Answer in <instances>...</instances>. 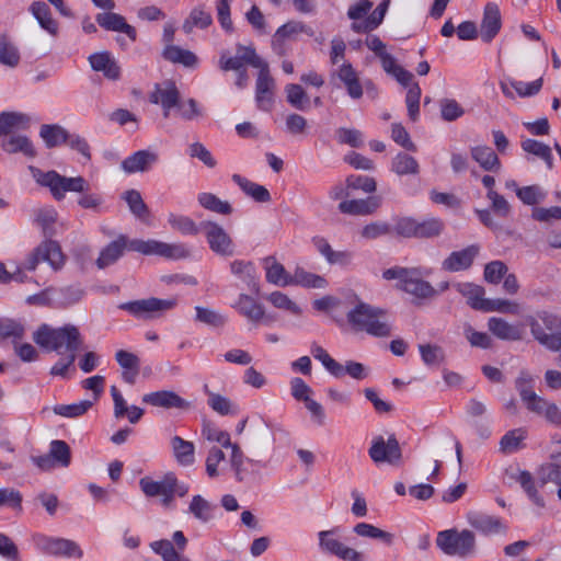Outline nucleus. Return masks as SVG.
I'll return each instance as SVG.
<instances>
[{
	"label": "nucleus",
	"instance_id": "f257e3e1",
	"mask_svg": "<svg viewBox=\"0 0 561 561\" xmlns=\"http://www.w3.org/2000/svg\"><path fill=\"white\" fill-rule=\"evenodd\" d=\"M128 248L131 251L145 255H160L165 259L181 260L191 255L190 249L183 243H165L157 240H140L134 239L127 242L126 238L121 236L116 240L107 244L96 259V266L103 270L114 264Z\"/></svg>",
	"mask_w": 561,
	"mask_h": 561
},
{
	"label": "nucleus",
	"instance_id": "f03ea898",
	"mask_svg": "<svg viewBox=\"0 0 561 561\" xmlns=\"http://www.w3.org/2000/svg\"><path fill=\"white\" fill-rule=\"evenodd\" d=\"M33 340L42 348L58 354L76 353L83 343L79 329L72 324L53 328L44 323L33 333Z\"/></svg>",
	"mask_w": 561,
	"mask_h": 561
},
{
	"label": "nucleus",
	"instance_id": "7ed1b4c3",
	"mask_svg": "<svg viewBox=\"0 0 561 561\" xmlns=\"http://www.w3.org/2000/svg\"><path fill=\"white\" fill-rule=\"evenodd\" d=\"M346 317L356 332H365L375 337L391 335L392 327L385 309L360 301L347 312Z\"/></svg>",
	"mask_w": 561,
	"mask_h": 561
},
{
	"label": "nucleus",
	"instance_id": "20e7f679",
	"mask_svg": "<svg viewBox=\"0 0 561 561\" xmlns=\"http://www.w3.org/2000/svg\"><path fill=\"white\" fill-rule=\"evenodd\" d=\"M559 319L548 311H538L526 318L533 337L542 346L552 352H559V365L561 366V332Z\"/></svg>",
	"mask_w": 561,
	"mask_h": 561
},
{
	"label": "nucleus",
	"instance_id": "39448f33",
	"mask_svg": "<svg viewBox=\"0 0 561 561\" xmlns=\"http://www.w3.org/2000/svg\"><path fill=\"white\" fill-rule=\"evenodd\" d=\"M30 171L35 181L48 187L57 201H61L67 192L84 193L88 187V182L82 176L67 178L56 171L43 172L35 167H30Z\"/></svg>",
	"mask_w": 561,
	"mask_h": 561
},
{
	"label": "nucleus",
	"instance_id": "423d86ee",
	"mask_svg": "<svg viewBox=\"0 0 561 561\" xmlns=\"http://www.w3.org/2000/svg\"><path fill=\"white\" fill-rule=\"evenodd\" d=\"M436 545L440 550L451 557L469 558L476 553V537L468 529L458 531L457 529H447L438 533Z\"/></svg>",
	"mask_w": 561,
	"mask_h": 561
},
{
	"label": "nucleus",
	"instance_id": "0eeeda50",
	"mask_svg": "<svg viewBox=\"0 0 561 561\" xmlns=\"http://www.w3.org/2000/svg\"><path fill=\"white\" fill-rule=\"evenodd\" d=\"M175 305V298L159 299L151 297L147 299L124 302L119 306V308L129 312L136 318L148 320L159 317L163 312L172 309Z\"/></svg>",
	"mask_w": 561,
	"mask_h": 561
},
{
	"label": "nucleus",
	"instance_id": "6e6552de",
	"mask_svg": "<svg viewBox=\"0 0 561 561\" xmlns=\"http://www.w3.org/2000/svg\"><path fill=\"white\" fill-rule=\"evenodd\" d=\"M41 262L48 263L55 271L64 266L65 255L58 242L53 240L43 241L27 256L25 267L30 271H34Z\"/></svg>",
	"mask_w": 561,
	"mask_h": 561
},
{
	"label": "nucleus",
	"instance_id": "1a4fd4ad",
	"mask_svg": "<svg viewBox=\"0 0 561 561\" xmlns=\"http://www.w3.org/2000/svg\"><path fill=\"white\" fill-rule=\"evenodd\" d=\"M201 230L204 232L210 250L220 256H232L236 245L229 233L217 222L203 221Z\"/></svg>",
	"mask_w": 561,
	"mask_h": 561
},
{
	"label": "nucleus",
	"instance_id": "9d476101",
	"mask_svg": "<svg viewBox=\"0 0 561 561\" xmlns=\"http://www.w3.org/2000/svg\"><path fill=\"white\" fill-rule=\"evenodd\" d=\"M34 541L36 547L46 554L77 559H80L83 556V552L77 542L70 539L37 535L34 537Z\"/></svg>",
	"mask_w": 561,
	"mask_h": 561
},
{
	"label": "nucleus",
	"instance_id": "9b49d317",
	"mask_svg": "<svg viewBox=\"0 0 561 561\" xmlns=\"http://www.w3.org/2000/svg\"><path fill=\"white\" fill-rule=\"evenodd\" d=\"M319 546L324 553L344 561H360L362 553L344 545L337 537V529L322 530L318 534Z\"/></svg>",
	"mask_w": 561,
	"mask_h": 561
},
{
	"label": "nucleus",
	"instance_id": "f8f14e48",
	"mask_svg": "<svg viewBox=\"0 0 561 561\" xmlns=\"http://www.w3.org/2000/svg\"><path fill=\"white\" fill-rule=\"evenodd\" d=\"M368 455L376 463L396 465L402 458L401 448L394 435H390L387 440L382 436L374 437Z\"/></svg>",
	"mask_w": 561,
	"mask_h": 561
},
{
	"label": "nucleus",
	"instance_id": "ddd939ff",
	"mask_svg": "<svg viewBox=\"0 0 561 561\" xmlns=\"http://www.w3.org/2000/svg\"><path fill=\"white\" fill-rule=\"evenodd\" d=\"M139 485L147 496H162V503L169 505L174 497L176 486V477L173 473H167L161 481H153L148 477L140 479Z\"/></svg>",
	"mask_w": 561,
	"mask_h": 561
},
{
	"label": "nucleus",
	"instance_id": "4468645a",
	"mask_svg": "<svg viewBox=\"0 0 561 561\" xmlns=\"http://www.w3.org/2000/svg\"><path fill=\"white\" fill-rule=\"evenodd\" d=\"M399 288L421 300L433 299L438 295L437 289L422 278V272L416 267L411 268L404 283L399 285Z\"/></svg>",
	"mask_w": 561,
	"mask_h": 561
},
{
	"label": "nucleus",
	"instance_id": "2eb2a0df",
	"mask_svg": "<svg viewBox=\"0 0 561 561\" xmlns=\"http://www.w3.org/2000/svg\"><path fill=\"white\" fill-rule=\"evenodd\" d=\"M275 80L268 66L259 70L255 82V101L259 108L270 111L274 102Z\"/></svg>",
	"mask_w": 561,
	"mask_h": 561
},
{
	"label": "nucleus",
	"instance_id": "dca6fc26",
	"mask_svg": "<svg viewBox=\"0 0 561 561\" xmlns=\"http://www.w3.org/2000/svg\"><path fill=\"white\" fill-rule=\"evenodd\" d=\"M180 99V91L171 81L164 82L163 84H156L149 95V101L152 104L161 105L164 118L170 116V111L179 104Z\"/></svg>",
	"mask_w": 561,
	"mask_h": 561
},
{
	"label": "nucleus",
	"instance_id": "f3484780",
	"mask_svg": "<svg viewBox=\"0 0 561 561\" xmlns=\"http://www.w3.org/2000/svg\"><path fill=\"white\" fill-rule=\"evenodd\" d=\"M524 405L530 413L543 417L547 422L558 426L561 425V409L543 397L536 393Z\"/></svg>",
	"mask_w": 561,
	"mask_h": 561
},
{
	"label": "nucleus",
	"instance_id": "a211bd4d",
	"mask_svg": "<svg viewBox=\"0 0 561 561\" xmlns=\"http://www.w3.org/2000/svg\"><path fill=\"white\" fill-rule=\"evenodd\" d=\"M480 252L478 244H471L460 251L451 252L442 263V267L448 272L468 270Z\"/></svg>",
	"mask_w": 561,
	"mask_h": 561
},
{
	"label": "nucleus",
	"instance_id": "6ab92c4d",
	"mask_svg": "<svg viewBox=\"0 0 561 561\" xmlns=\"http://www.w3.org/2000/svg\"><path fill=\"white\" fill-rule=\"evenodd\" d=\"M158 160L159 156L156 151L139 150L124 159L121 163V168L127 174L144 173L149 171Z\"/></svg>",
	"mask_w": 561,
	"mask_h": 561
},
{
	"label": "nucleus",
	"instance_id": "aec40b11",
	"mask_svg": "<svg viewBox=\"0 0 561 561\" xmlns=\"http://www.w3.org/2000/svg\"><path fill=\"white\" fill-rule=\"evenodd\" d=\"M501 26L502 21L499 5L494 2L486 3L480 25L481 39L490 43L499 34Z\"/></svg>",
	"mask_w": 561,
	"mask_h": 561
},
{
	"label": "nucleus",
	"instance_id": "412c9836",
	"mask_svg": "<svg viewBox=\"0 0 561 561\" xmlns=\"http://www.w3.org/2000/svg\"><path fill=\"white\" fill-rule=\"evenodd\" d=\"M231 274L249 290L259 291L256 268L253 262L233 260L229 264Z\"/></svg>",
	"mask_w": 561,
	"mask_h": 561
},
{
	"label": "nucleus",
	"instance_id": "4be33fe9",
	"mask_svg": "<svg viewBox=\"0 0 561 561\" xmlns=\"http://www.w3.org/2000/svg\"><path fill=\"white\" fill-rule=\"evenodd\" d=\"M142 402L164 409L175 408L185 410L190 408V403L186 400L181 398L175 392L169 390H160L147 393L142 397Z\"/></svg>",
	"mask_w": 561,
	"mask_h": 561
},
{
	"label": "nucleus",
	"instance_id": "5701e85b",
	"mask_svg": "<svg viewBox=\"0 0 561 561\" xmlns=\"http://www.w3.org/2000/svg\"><path fill=\"white\" fill-rule=\"evenodd\" d=\"M98 24L106 31L125 33L133 42L137 38V32L129 25L125 18L118 13L105 12L96 15Z\"/></svg>",
	"mask_w": 561,
	"mask_h": 561
},
{
	"label": "nucleus",
	"instance_id": "b1692460",
	"mask_svg": "<svg viewBox=\"0 0 561 561\" xmlns=\"http://www.w3.org/2000/svg\"><path fill=\"white\" fill-rule=\"evenodd\" d=\"M332 77L339 78L345 85L347 94L357 100L363 95V87L355 69L350 62H343L333 73Z\"/></svg>",
	"mask_w": 561,
	"mask_h": 561
},
{
	"label": "nucleus",
	"instance_id": "393cba45",
	"mask_svg": "<svg viewBox=\"0 0 561 561\" xmlns=\"http://www.w3.org/2000/svg\"><path fill=\"white\" fill-rule=\"evenodd\" d=\"M468 522L472 528L483 535L501 534L506 530V527L497 517L483 513H470Z\"/></svg>",
	"mask_w": 561,
	"mask_h": 561
},
{
	"label": "nucleus",
	"instance_id": "a878e982",
	"mask_svg": "<svg viewBox=\"0 0 561 561\" xmlns=\"http://www.w3.org/2000/svg\"><path fill=\"white\" fill-rule=\"evenodd\" d=\"M380 206V198L376 196L366 199H350L339 204L342 214L365 216L375 213Z\"/></svg>",
	"mask_w": 561,
	"mask_h": 561
},
{
	"label": "nucleus",
	"instance_id": "bb28decb",
	"mask_svg": "<svg viewBox=\"0 0 561 561\" xmlns=\"http://www.w3.org/2000/svg\"><path fill=\"white\" fill-rule=\"evenodd\" d=\"M489 331L503 341H519L523 339L520 327L512 324L502 318L492 317L488 321Z\"/></svg>",
	"mask_w": 561,
	"mask_h": 561
},
{
	"label": "nucleus",
	"instance_id": "cd10ccee",
	"mask_svg": "<svg viewBox=\"0 0 561 561\" xmlns=\"http://www.w3.org/2000/svg\"><path fill=\"white\" fill-rule=\"evenodd\" d=\"M232 307L251 322L257 323L265 318L263 306L247 294H240Z\"/></svg>",
	"mask_w": 561,
	"mask_h": 561
},
{
	"label": "nucleus",
	"instance_id": "c85d7f7f",
	"mask_svg": "<svg viewBox=\"0 0 561 561\" xmlns=\"http://www.w3.org/2000/svg\"><path fill=\"white\" fill-rule=\"evenodd\" d=\"M175 461L183 467L193 466L195 462V445L180 436H173L170 440Z\"/></svg>",
	"mask_w": 561,
	"mask_h": 561
},
{
	"label": "nucleus",
	"instance_id": "c756f323",
	"mask_svg": "<svg viewBox=\"0 0 561 561\" xmlns=\"http://www.w3.org/2000/svg\"><path fill=\"white\" fill-rule=\"evenodd\" d=\"M30 12L43 30L55 36L58 33V23L53 19L49 7L43 1H34Z\"/></svg>",
	"mask_w": 561,
	"mask_h": 561
},
{
	"label": "nucleus",
	"instance_id": "7c9ffc66",
	"mask_svg": "<svg viewBox=\"0 0 561 561\" xmlns=\"http://www.w3.org/2000/svg\"><path fill=\"white\" fill-rule=\"evenodd\" d=\"M527 430L518 427L506 432L500 440V451L510 455L525 448Z\"/></svg>",
	"mask_w": 561,
	"mask_h": 561
},
{
	"label": "nucleus",
	"instance_id": "2f4dec72",
	"mask_svg": "<svg viewBox=\"0 0 561 561\" xmlns=\"http://www.w3.org/2000/svg\"><path fill=\"white\" fill-rule=\"evenodd\" d=\"M162 57L172 64H180L187 68H195L198 64V58L193 51L176 45L164 46Z\"/></svg>",
	"mask_w": 561,
	"mask_h": 561
},
{
	"label": "nucleus",
	"instance_id": "473e14b6",
	"mask_svg": "<svg viewBox=\"0 0 561 561\" xmlns=\"http://www.w3.org/2000/svg\"><path fill=\"white\" fill-rule=\"evenodd\" d=\"M472 159L479 163L484 171H499L501 169V162L499 157L491 147L488 146H476L471 148Z\"/></svg>",
	"mask_w": 561,
	"mask_h": 561
},
{
	"label": "nucleus",
	"instance_id": "72a5a7b5",
	"mask_svg": "<svg viewBox=\"0 0 561 561\" xmlns=\"http://www.w3.org/2000/svg\"><path fill=\"white\" fill-rule=\"evenodd\" d=\"M264 268L266 271V280L276 286H289L291 275H289L283 264L277 262L275 257L267 256L264 259Z\"/></svg>",
	"mask_w": 561,
	"mask_h": 561
},
{
	"label": "nucleus",
	"instance_id": "f704fd0d",
	"mask_svg": "<svg viewBox=\"0 0 561 561\" xmlns=\"http://www.w3.org/2000/svg\"><path fill=\"white\" fill-rule=\"evenodd\" d=\"M232 180L248 196L252 197L255 202L268 203L271 201V194L265 186L254 183L239 174H233Z\"/></svg>",
	"mask_w": 561,
	"mask_h": 561
},
{
	"label": "nucleus",
	"instance_id": "c9c22d12",
	"mask_svg": "<svg viewBox=\"0 0 561 561\" xmlns=\"http://www.w3.org/2000/svg\"><path fill=\"white\" fill-rule=\"evenodd\" d=\"M456 290L467 298L468 305L476 310H480L484 306V288L472 283H457L455 284Z\"/></svg>",
	"mask_w": 561,
	"mask_h": 561
},
{
	"label": "nucleus",
	"instance_id": "e433bc0d",
	"mask_svg": "<svg viewBox=\"0 0 561 561\" xmlns=\"http://www.w3.org/2000/svg\"><path fill=\"white\" fill-rule=\"evenodd\" d=\"M327 285L328 282L324 277L307 272L302 267H296L289 280V286H302L306 288H324Z\"/></svg>",
	"mask_w": 561,
	"mask_h": 561
},
{
	"label": "nucleus",
	"instance_id": "4c0bfd02",
	"mask_svg": "<svg viewBox=\"0 0 561 561\" xmlns=\"http://www.w3.org/2000/svg\"><path fill=\"white\" fill-rule=\"evenodd\" d=\"M213 23L211 14L203 7L194 8L187 19L183 22L182 28L186 34L192 33L194 27L206 28Z\"/></svg>",
	"mask_w": 561,
	"mask_h": 561
},
{
	"label": "nucleus",
	"instance_id": "58836bf2",
	"mask_svg": "<svg viewBox=\"0 0 561 561\" xmlns=\"http://www.w3.org/2000/svg\"><path fill=\"white\" fill-rule=\"evenodd\" d=\"M391 170L402 176V175H416L420 172L419 162L408 153L400 152L398 153L391 163Z\"/></svg>",
	"mask_w": 561,
	"mask_h": 561
},
{
	"label": "nucleus",
	"instance_id": "ea45409f",
	"mask_svg": "<svg viewBox=\"0 0 561 561\" xmlns=\"http://www.w3.org/2000/svg\"><path fill=\"white\" fill-rule=\"evenodd\" d=\"M520 146H522V149L524 151H526L527 153L534 154V156L540 158L541 160H543L545 163L547 164L548 169H552L553 159H552L551 149L548 145H545L543 142L538 141L536 139L528 138V139L523 140Z\"/></svg>",
	"mask_w": 561,
	"mask_h": 561
},
{
	"label": "nucleus",
	"instance_id": "a19ab883",
	"mask_svg": "<svg viewBox=\"0 0 561 561\" xmlns=\"http://www.w3.org/2000/svg\"><path fill=\"white\" fill-rule=\"evenodd\" d=\"M199 205L210 211L220 215H230L232 213V206L227 201H221L213 193H201L197 196Z\"/></svg>",
	"mask_w": 561,
	"mask_h": 561
},
{
	"label": "nucleus",
	"instance_id": "79ce46f5",
	"mask_svg": "<svg viewBox=\"0 0 561 561\" xmlns=\"http://www.w3.org/2000/svg\"><path fill=\"white\" fill-rule=\"evenodd\" d=\"M41 137L47 148H54L68 140V131L59 125H43L41 127Z\"/></svg>",
	"mask_w": 561,
	"mask_h": 561
},
{
	"label": "nucleus",
	"instance_id": "37998d69",
	"mask_svg": "<svg viewBox=\"0 0 561 561\" xmlns=\"http://www.w3.org/2000/svg\"><path fill=\"white\" fill-rule=\"evenodd\" d=\"M30 119L20 113L3 112L0 114V135H8L15 129L26 128Z\"/></svg>",
	"mask_w": 561,
	"mask_h": 561
},
{
	"label": "nucleus",
	"instance_id": "c03bdc74",
	"mask_svg": "<svg viewBox=\"0 0 561 561\" xmlns=\"http://www.w3.org/2000/svg\"><path fill=\"white\" fill-rule=\"evenodd\" d=\"M58 214L51 206L42 207L35 211V221L42 228L44 236L55 234L54 225L57 221Z\"/></svg>",
	"mask_w": 561,
	"mask_h": 561
},
{
	"label": "nucleus",
	"instance_id": "a18cd8bd",
	"mask_svg": "<svg viewBox=\"0 0 561 561\" xmlns=\"http://www.w3.org/2000/svg\"><path fill=\"white\" fill-rule=\"evenodd\" d=\"M311 354L313 357L322 363V365L336 378L344 376L343 365L332 358L328 352L318 344H312Z\"/></svg>",
	"mask_w": 561,
	"mask_h": 561
},
{
	"label": "nucleus",
	"instance_id": "49530a36",
	"mask_svg": "<svg viewBox=\"0 0 561 561\" xmlns=\"http://www.w3.org/2000/svg\"><path fill=\"white\" fill-rule=\"evenodd\" d=\"M419 351L423 363L427 366H439L446 359L444 348L436 344H420Z\"/></svg>",
	"mask_w": 561,
	"mask_h": 561
},
{
	"label": "nucleus",
	"instance_id": "de8ad7c7",
	"mask_svg": "<svg viewBox=\"0 0 561 561\" xmlns=\"http://www.w3.org/2000/svg\"><path fill=\"white\" fill-rule=\"evenodd\" d=\"M214 506L202 495L193 496L188 511L202 523H208L213 518Z\"/></svg>",
	"mask_w": 561,
	"mask_h": 561
},
{
	"label": "nucleus",
	"instance_id": "09e8293b",
	"mask_svg": "<svg viewBox=\"0 0 561 561\" xmlns=\"http://www.w3.org/2000/svg\"><path fill=\"white\" fill-rule=\"evenodd\" d=\"M20 62V53L16 46L5 36H0V64L14 68Z\"/></svg>",
	"mask_w": 561,
	"mask_h": 561
},
{
	"label": "nucleus",
	"instance_id": "8fccbe9b",
	"mask_svg": "<svg viewBox=\"0 0 561 561\" xmlns=\"http://www.w3.org/2000/svg\"><path fill=\"white\" fill-rule=\"evenodd\" d=\"M1 146L9 153L23 152L27 157L35 156L34 147L25 136H12L4 140Z\"/></svg>",
	"mask_w": 561,
	"mask_h": 561
},
{
	"label": "nucleus",
	"instance_id": "3c124183",
	"mask_svg": "<svg viewBox=\"0 0 561 561\" xmlns=\"http://www.w3.org/2000/svg\"><path fill=\"white\" fill-rule=\"evenodd\" d=\"M168 222L172 229L181 232L182 234L195 236L199 232V227L193 219L184 215L169 214Z\"/></svg>",
	"mask_w": 561,
	"mask_h": 561
},
{
	"label": "nucleus",
	"instance_id": "603ef678",
	"mask_svg": "<svg viewBox=\"0 0 561 561\" xmlns=\"http://www.w3.org/2000/svg\"><path fill=\"white\" fill-rule=\"evenodd\" d=\"M354 533L360 537L371 538L381 540L385 543L390 545L393 539V535L371 524L359 523L354 527Z\"/></svg>",
	"mask_w": 561,
	"mask_h": 561
},
{
	"label": "nucleus",
	"instance_id": "864d4df0",
	"mask_svg": "<svg viewBox=\"0 0 561 561\" xmlns=\"http://www.w3.org/2000/svg\"><path fill=\"white\" fill-rule=\"evenodd\" d=\"M444 230V222L438 218H427L423 221L417 220L416 238L428 239L438 237Z\"/></svg>",
	"mask_w": 561,
	"mask_h": 561
},
{
	"label": "nucleus",
	"instance_id": "5fc2aeb1",
	"mask_svg": "<svg viewBox=\"0 0 561 561\" xmlns=\"http://www.w3.org/2000/svg\"><path fill=\"white\" fill-rule=\"evenodd\" d=\"M124 199L126 201L130 211L136 217H138L139 219H146L147 217H149V209L138 191H126L124 193Z\"/></svg>",
	"mask_w": 561,
	"mask_h": 561
},
{
	"label": "nucleus",
	"instance_id": "6e6d98bb",
	"mask_svg": "<svg viewBox=\"0 0 561 561\" xmlns=\"http://www.w3.org/2000/svg\"><path fill=\"white\" fill-rule=\"evenodd\" d=\"M150 548L160 554L163 561H190V559L182 557L174 548L170 540L162 539L150 543Z\"/></svg>",
	"mask_w": 561,
	"mask_h": 561
},
{
	"label": "nucleus",
	"instance_id": "4d7b16f0",
	"mask_svg": "<svg viewBox=\"0 0 561 561\" xmlns=\"http://www.w3.org/2000/svg\"><path fill=\"white\" fill-rule=\"evenodd\" d=\"M266 299L275 308L287 311L290 314L299 316L301 313L300 307L282 291H273L268 296H266Z\"/></svg>",
	"mask_w": 561,
	"mask_h": 561
},
{
	"label": "nucleus",
	"instance_id": "13d9d810",
	"mask_svg": "<svg viewBox=\"0 0 561 561\" xmlns=\"http://www.w3.org/2000/svg\"><path fill=\"white\" fill-rule=\"evenodd\" d=\"M535 378L528 371L522 370L518 377L515 379V389L517 390L520 400L525 403L534 394L535 390Z\"/></svg>",
	"mask_w": 561,
	"mask_h": 561
},
{
	"label": "nucleus",
	"instance_id": "bf43d9fd",
	"mask_svg": "<svg viewBox=\"0 0 561 561\" xmlns=\"http://www.w3.org/2000/svg\"><path fill=\"white\" fill-rule=\"evenodd\" d=\"M196 310V321L202 322L204 324H207L213 328H220L224 327L226 323V318L218 311L197 306L195 307Z\"/></svg>",
	"mask_w": 561,
	"mask_h": 561
},
{
	"label": "nucleus",
	"instance_id": "052dcab7",
	"mask_svg": "<svg viewBox=\"0 0 561 561\" xmlns=\"http://www.w3.org/2000/svg\"><path fill=\"white\" fill-rule=\"evenodd\" d=\"M288 103L297 110L305 111L308 108L309 99L299 84H288L285 88Z\"/></svg>",
	"mask_w": 561,
	"mask_h": 561
},
{
	"label": "nucleus",
	"instance_id": "680f3d73",
	"mask_svg": "<svg viewBox=\"0 0 561 561\" xmlns=\"http://www.w3.org/2000/svg\"><path fill=\"white\" fill-rule=\"evenodd\" d=\"M517 481L520 483L524 491L527 493L533 503L539 507L545 506V501L542 496L539 494L534 478L530 472L522 471L518 476Z\"/></svg>",
	"mask_w": 561,
	"mask_h": 561
},
{
	"label": "nucleus",
	"instance_id": "e2e57ef3",
	"mask_svg": "<svg viewBox=\"0 0 561 561\" xmlns=\"http://www.w3.org/2000/svg\"><path fill=\"white\" fill-rule=\"evenodd\" d=\"M519 305L515 301L506 299H488L484 301V306L480 307V311L484 312H506L516 314L518 313Z\"/></svg>",
	"mask_w": 561,
	"mask_h": 561
},
{
	"label": "nucleus",
	"instance_id": "0e129e2a",
	"mask_svg": "<svg viewBox=\"0 0 561 561\" xmlns=\"http://www.w3.org/2000/svg\"><path fill=\"white\" fill-rule=\"evenodd\" d=\"M92 405L93 401L83 400L78 403L56 405L54 412L65 417H77L83 415Z\"/></svg>",
	"mask_w": 561,
	"mask_h": 561
},
{
	"label": "nucleus",
	"instance_id": "69168bd1",
	"mask_svg": "<svg viewBox=\"0 0 561 561\" xmlns=\"http://www.w3.org/2000/svg\"><path fill=\"white\" fill-rule=\"evenodd\" d=\"M336 140L342 145H348L353 148L363 146V134L355 128L340 127L335 130Z\"/></svg>",
	"mask_w": 561,
	"mask_h": 561
},
{
	"label": "nucleus",
	"instance_id": "338daca9",
	"mask_svg": "<svg viewBox=\"0 0 561 561\" xmlns=\"http://www.w3.org/2000/svg\"><path fill=\"white\" fill-rule=\"evenodd\" d=\"M392 232V228L388 222L374 221L360 230V237L366 240H376L380 237L388 236Z\"/></svg>",
	"mask_w": 561,
	"mask_h": 561
},
{
	"label": "nucleus",
	"instance_id": "774afa93",
	"mask_svg": "<svg viewBox=\"0 0 561 561\" xmlns=\"http://www.w3.org/2000/svg\"><path fill=\"white\" fill-rule=\"evenodd\" d=\"M442 118L446 122H454L465 114L461 105L453 99H443L440 101Z\"/></svg>",
	"mask_w": 561,
	"mask_h": 561
}]
</instances>
